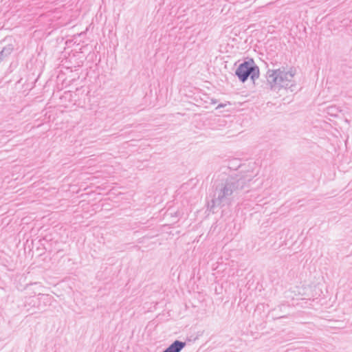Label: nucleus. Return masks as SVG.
Instances as JSON below:
<instances>
[{"instance_id": "1", "label": "nucleus", "mask_w": 352, "mask_h": 352, "mask_svg": "<svg viewBox=\"0 0 352 352\" xmlns=\"http://www.w3.org/2000/svg\"><path fill=\"white\" fill-rule=\"evenodd\" d=\"M253 177L248 175H227L221 174L212 182L207 201V210L216 213V209L232 204L234 197L250 186Z\"/></svg>"}, {"instance_id": "2", "label": "nucleus", "mask_w": 352, "mask_h": 352, "mask_svg": "<svg viewBox=\"0 0 352 352\" xmlns=\"http://www.w3.org/2000/svg\"><path fill=\"white\" fill-rule=\"evenodd\" d=\"M295 72L292 68L289 71H285V67H280L276 69H268L265 78L267 80L266 85L272 91H278L282 88L292 89L295 86L294 83V76Z\"/></svg>"}, {"instance_id": "3", "label": "nucleus", "mask_w": 352, "mask_h": 352, "mask_svg": "<svg viewBox=\"0 0 352 352\" xmlns=\"http://www.w3.org/2000/svg\"><path fill=\"white\" fill-rule=\"evenodd\" d=\"M235 75L241 82H245L250 78L254 83L259 78L260 69L252 58H248L239 64L235 71Z\"/></svg>"}, {"instance_id": "4", "label": "nucleus", "mask_w": 352, "mask_h": 352, "mask_svg": "<svg viewBox=\"0 0 352 352\" xmlns=\"http://www.w3.org/2000/svg\"><path fill=\"white\" fill-rule=\"evenodd\" d=\"M186 342L180 340H175L162 352H181V351L186 346Z\"/></svg>"}, {"instance_id": "5", "label": "nucleus", "mask_w": 352, "mask_h": 352, "mask_svg": "<svg viewBox=\"0 0 352 352\" xmlns=\"http://www.w3.org/2000/svg\"><path fill=\"white\" fill-rule=\"evenodd\" d=\"M14 50L13 45L12 44H9L5 46L2 50L0 52V62L6 56L10 55Z\"/></svg>"}, {"instance_id": "6", "label": "nucleus", "mask_w": 352, "mask_h": 352, "mask_svg": "<svg viewBox=\"0 0 352 352\" xmlns=\"http://www.w3.org/2000/svg\"><path fill=\"white\" fill-rule=\"evenodd\" d=\"M38 296H40L39 299H43L44 301L48 302L50 300V296L48 294H39Z\"/></svg>"}, {"instance_id": "7", "label": "nucleus", "mask_w": 352, "mask_h": 352, "mask_svg": "<svg viewBox=\"0 0 352 352\" xmlns=\"http://www.w3.org/2000/svg\"><path fill=\"white\" fill-rule=\"evenodd\" d=\"M226 106V104H223V103H221L219 104L217 107L216 108L217 109H220V108H223V107H225Z\"/></svg>"}, {"instance_id": "8", "label": "nucleus", "mask_w": 352, "mask_h": 352, "mask_svg": "<svg viewBox=\"0 0 352 352\" xmlns=\"http://www.w3.org/2000/svg\"><path fill=\"white\" fill-rule=\"evenodd\" d=\"M217 102V100L216 99H211V104H216Z\"/></svg>"}]
</instances>
